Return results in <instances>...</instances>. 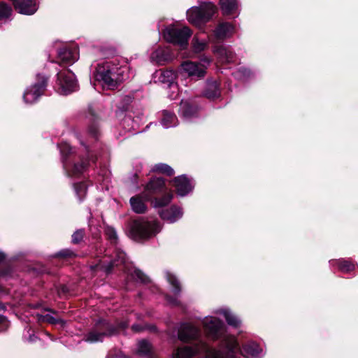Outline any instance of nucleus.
<instances>
[{
  "label": "nucleus",
  "mask_w": 358,
  "mask_h": 358,
  "mask_svg": "<svg viewBox=\"0 0 358 358\" xmlns=\"http://www.w3.org/2000/svg\"><path fill=\"white\" fill-rule=\"evenodd\" d=\"M221 347L227 349L226 352L221 350L211 348L205 341H199L192 346L178 348L172 354V358H196L204 354L207 358H234L238 347L237 338L227 336L223 338Z\"/></svg>",
  "instance_id": "1"
},
{
  "label": "nucleus",
  "mask_w": 358,
  "mask_h": 358,
  "mask_svg": "<svg viewBox=\"0 0 358 358\" xmlns=\"http://www.w3.org/2000/svg\"><path fill=\"white\" fill-rule=\"evenodd\" d=\"M96 72V79L109 89L117 87L129 78L128 65L124 62L120 63L117 59L99 64Z\"/></svg>",
  "instance_id": "2"
},
{
  "label": "nucleus",
  "mask_w": 358,
  "mask_h": 358,
  "mask_svg": "<svg viewBox=\"0 0 358 358\" xmlns=\"http://www.w3.org/2000/svg\"><path fill=\"white\" fill-rule=\"evenodd\" d=\"M217 12V8L213 2H202L199 6H192L187 10V19L189 23L201 28L209 22Z\"/></svg>",
  "instance_id": "3"
},
{
  "label": "nucleus",
  "mask_w": 358,
  "mask_h": 358,
  "mask_svg": "<svg viewBox=\"0 0 358 358\" xmlns=\"http://www.w3.org/2000/svg\"><path fill=\"white\" fill-rule=\"evenodd\" d=\"M161 230V226L156 221L136 220L130 226V235L135 240H141L155 236Z\"/></svg>",
  "instance_id": "4"
},
{
  "label": "nucleus",
  "mask_w": 358,
  "mask_h": 358,
  "mask_svg": "<svg viewBox=\"0 0 358 358\" xmlns=\"http://www.w3.org/2000/svg\"><path fill=\"white\" fill-rule=\"evenodd\" d=\"M201 323L206 336L213 341H217L221 338V341H222L224 337L228 336L225 335L222 336L221 330L224 326V323L221 320L215 317L210 315L206 316L201 319ZM230 336L234 337V336ZM235 338H236V336ZM220 343H222V341H220ZM219 350H221L224 353L227 351V349L221 347V343H220Z\"/></svg>",
  "instance_id": "5"
},
{
  "label": "nucleus",
  "mask_w": 358,
  "mask_h": 358,
  "mask_svg": "<svg viewBox=\"0 0 358 358\" xmlns=\"http://www.w3.org/2000/svg\"><path fill=\"white\" fill-rule=\"evenodd\" d=\"M191 35L192 31L187 27L178 28L175 25H169L163 30L164 39L169 43L180 45L182 49L187 46Z\"/></svg>",
  "instance_id": "6"
},
{
  "label": "nucleus",
  "mask_w": 358,
  "mask_h": 358,
  "mask_svg": "<svg viewBox=\"0 0 358 358\" xmlns=\"http://www.w3.org/2000/svg\"><path fill=\"white\" fill-rule=\"evenodd\" d=\"M117 331V328L114 327L106 321L99 322L94 328L91 330L85 338V341L89 343L103 341L108 336H112Z\"/></svg>",
  "instance_id": "7"
},
{
  "label": "nucleus",
  "mask_w": 358,
  "mask_h": 358,
  "mask_svg": "<svg viewBox=\"0 0 358 358\" xmlns=\"http://www.w3.org/2000/svg\"><path fill=\"white\" fill-rule=\"evenodd\" d=\"M37 79L38 82L27 87L23 94V100L27 104L34 103L45 90L48 78L39 74Z\"/></svg>",
  "instance_id": "8"
},
{
  "label": "nucleus",
  "mask_w": 358,
  "mask_h": 358,
  "mask_svg": "<svg viewBox=\"0 0 358 358\" xmlns=\"http://www.w3.org/2000/svg\"><path fill=\"white\" fill-rule=\"evenodd\" d=\"M59 92L62 94H70L78 89V84L73 72L66 70L57 73Z\"/></svg>",
  "instance_id": "9"
},
{
  "label": "nucleus",
  "mask_w": 358,
  "mask_h": 358,
  "mask_svg": "<svg viewBox=\"0 0 358 358\" xmlns=\"http://www.w3.org/2000/svg\"><path fill=\"white\" fill-rule=\"evenodd\" d=\"M201 336L200 329L191 322L181 323L178 329V339L182 342L189 341H202L200 339Z\"/></svg>",
  "instance_id": "10"
},
{
  "label": "nucleus",
  "mask_w": 358,
  "mask_h": 358,
  "mask_svg": "<svg viewBox=\"0 0 358 358\" xmlns=\"http://www.w3.org/2000/svg\"><path fill=\"white\" fill-rule=\"evenodd\" d=\"M126 262V255L124 252L117 250L115 252V257L110 259L109 261L105 258L100 260L98 264L92 265L90 268L92 271H103L106 273H109L113 267L118 266L120 264H124Z\"/></svg>",
  "instance_id": "11"
},
{
  "label": "nucleus",
  "mask_w": 358,
  "mask_h": 358,
  "mask_svg": "<svg viewBox=\"0 0 358 358\" xmlns=\"http://www.w3.org/2000/svg\"><path fill=\"white\" fill-rule=\"evenodd\" d=\"M173 182L176 193L180 196L187 195L194 188L192 179L188 178L185 175L176 177Z\"/></svg>",
  "instance_id": "12"
},
{
  "label": "nucleus",
  "mask_w": 358,
  "mask_h": 358,
  "mask_svg": "<svg viewBox=\"0 0 358 358\" xmlns=\"http://www.w3.org/2000/svg\"><path fill=\"white\" fill-rule=\"evenodd\" d=\"M164 187V180L162 178H151L145 185L142 195L145 200H150L153 194L161 192Z\"/></svg>",
  "instance_id": "13"
},
{
  "label": "nucleus",
  "mask_w": 358,
  "mask_h": 358,
  "mask_svg": "<svg viewBox=\"0 0 358 358\" xmlns=\"http://www.w3.org/2000/svg\"><path fill=\"white\" fill-rule=\"evenodd\" d=\"M175 55L169 47L158 48L150 55V60L159 65L171 61Z\"/></svg>",
  "instance_id": "14"
},
{
  "label": "nucleus",
  "mask_w": 358,
  "mask_h": 358,
  "mask_svg": "<svg viewBox=\"0 0 358 358\" xmlns=\"http://www.w3.org/2000/svg\"><path fill=\"white\" fill-rule=\"evenodd\" d=\"M181 69L189 77L201 78L206 74L205 65L203 64L186 61L181 64Z\"/></svg>",
  "instance_id": "15"
},
{
  "label": "nucleus",
  "mask_w": 358,
  "mask_h": 358,
  "mask_svg": "<svg viewBox=\"0 0 358 358\" xmlns=\"http://www.w3.org/2000/svg\"><path fill=\"white\" fill-rule=\"evenodd\" d=\"M235 27L230 22H220L213 30V37L217 41H224L233 36Z\"/></svg>",
  "instance_id": "16"
},
{
  "label": "nucleus",
  "mask_w": 358,
  "mask_h": 358,
  "mask_svg": "<svg viewBox=\"0 0 358 358\" xmlns=\"http://www.w3.org/2000/svg\"><path fill=\"white\" fill-rule=\"evenodd\" d=\"M160 217L168 223H174L182 218L183 211L180 207L171 206L168 208H162L158 210Z\"/></svg>",
  "instance_id": "17"
},
{
  "label": "nucleus",
  "mask_w": 358,
  "mask_h": 358,
  "mask_svg": "<svg viewBox=\"0 0 358 358\" xmlns=\"http://www.w3.org/2000/svg\"><path fill=\"white\" fill-rule=\"evenodd\" d=\"M213 52L218 60L222 63H231L234 62L235 54L229 47L224 45H216L213 48Z\"/></svg>",
  "instance_id": "18"
},
{
  "label": "nucleus",
  "mask_w": 358,
  "mask_h": 358,
  "mask_svg": "<svg viewBox=\"0 0 358 358\" xmlns=\"http://www.w3.org/2000/svg\"><path fill=\"white\" fill-rule=\"evenodd\" d=\"M176 73L172 70H159L153 74L155 83H161L165 86L171 87L176 79Z\"/></svg>",
  "instance_id": "19"
},
{
  "label": "nucleus",
  "mask_w": 358,
  "mask_h": 358,
  "mask_svg": "<svg viewBox=\"0 0 358 358\" xmlns=\"http://www.w3.org/2000/svg\"><path fill=\"white\" fill-rule=\"evenodd\" d=\"M213 313L223 315L227 323L234 328H238L241 325V319L228 308L216 309Z\"/></svg>",
  "instance_id": "20"
},
{
  "label": "nucleus",
  "mask_w": 358,
  "mask_h": 358,
  "mask_svg": "<svg viewBox=\"0 0 358 358\" xmlns=\"http://www.w3.org/2000/svg\"><path fill=\"white\" fill-rule=\"evenodd\" d=\"M166 278L169 284L171 285V290L173 294L175 295L174 297H170L169 296H166V300L167 302L172 306H178L179 305V300L178 299V295L180 292V285L176 278L175 275H173L171 273H166Z\"/></svg>",
  "instance_id": "21"
},
{
  "label": "nucleus",
  "mask_w": 358,
  "mask_h": 358,
  "mask_svg": "<svg viewBox=\"0 0 358 358\" xmlns=\"http://www.w3.org/2000/svg\"><path fill=\"white\" fill-rule=\"evenodd\" d=\"M57 55L59 59L62 62L66 64H73L78 58L76 48H70L67 46L60 48L57 52Z\"/></svg>",
  "instance_id": "22"
},
{
  "label": "nucleus",
  "mask_w": 358,
  "mask_h": 358,
  "mask_svg": "<svg viewBox=\"0 0 358 358\" xmlns=\"http://www.w3.org/2000/svg\"><path fill=\"white\" fill-rule=\"evenodd\" d=\"M87 165L88 162L83 161L80 164L73 163L71 164L63 159V166L69 176H78L86 169Z\"/></svg>",
  "instance_id": "23"
},
{
  "label": "nucleus",
  "mask_w": 358,
  "mask_h": 358,
  "mask_svg": "<svg viewBox=\"0 0 358 358\" xmlns=\"http://www.w3.org/2000/svg\"><path fill=\"white\" fill-rule=\"evenodd\" d=\"M180 114L186 121L193 120L197 115V108L188 101H182L180 106Z\"/></svg>",
  "instance_id": "24"
},
{
  "label": "nucleus",
  "mask_w": 358,
  "mask_h": 358,
  "mask_svg": "<svg viewBox=\"0 0 358 358\" xmlns=\"http://www.w3.org/2000/svg\"><path fill=\"white\" fill-rule=\"evenodd\" d=\"M242 354L246 357H257L262 352L261 347L255 341H248L242 347Z\"/></svg>",
  "instance_id": "25"
},
{
  "label": "nucleus",
  "mask_w": 358,
  "mask_h": 358,
  "mask_svg": "<svg viewBox=\"0 0 358 358\" xmlns=\"http://www.w3.org/2000/svg\"><path fill=\"white\" fill-rule=\"evenodd\" d=\"M219 4L224 15L236 13L238 9V0H220Z\"/></svg>",
  "instance_id": "26"
},
{
  "label": "nucleus",
  "mask_w": 358,
  "mask_h": 358,
  "mask_svg": "<svg viewBox=\"0 0 358 358\" xmlns=\"http://www.w3.org/2000/svg\"><path fill=\"white\" fill-rule=\"evenodd\" d=\"M136 353L143 357L151 358L154 355L151 344L146 340L140 341L138 343Z\"/></svg>",
  "instance_id": "27"
},
{
  "label": "nucleus",
  "mask_w": 358,
  "mask_h": 358,
  "mask_svg": "<svg viewBox=\"0 0 358 358\" xmlns=\"http://www.w3.org/2000/svg\"><path fill=\"white\" fill-rule=\"evenodd\" d=\"M145 201L142 194L132 196L129 201L131 209L136 213H145L146 210Z\"/></svg>",
  "instance_id": "28"
},
{
  "label": "nucleus",
  "mask_w": 358,
  "mask_h": 358,
  "mask_svg": "<svg viewBox=\"0 0 358 358\" xmlns=\"http://www.w3.org/2000/svg\"><path fill=\"white\" fill-rule=\"evenodd\" d=\"M329 262L331 266H337L338 269L343 273H349L355 268L354 263L344 259H332Z\"/></svg>",
  "instance_id": "29"
},
{
  "label": "nucleus",
  "mask_w": 358,
  "mask_h": 358,
  "mask_svg": "<svg viewBox=\"0 0 358 358\" xmlns=\"http://www.w3.org/2000/svg\"><path fill=\"white\" fill-rule=\"evenodd\" d=\"M161 124L165 129L176 127L178 124V119L176 115L170 111L164 110L162 112V117Z\"/></svg>",
  "instance_id": "30"
},
{
  "label": "nucleus",
  "mask_w": 358,
  "mask_h": 358,
  "mask_svg": "<svg viewBox=\"0 0 358 358\" xmlns=\"http://www.w3.org/2000/svg\"><path fill=\"white\" fill-rule=\"evenodd\" d=\"M220 95L218 84L216 82H208L206 85L203 96L208 99L213 100Z\"/></svg>",
  "instance_id": "31"
},
{
  "label": "nucleus",
  "mask_w": 358,
  "mask_h": 358,
  "mask_svg": "<svg viewBox=\"0 0 358 358\" xmlns=\"http://www.w3.org/2000/svg\"><path fill=\"white\" fill-rule=\"evenodd\" d=\"M192 50L196 53H199L206 50L208 47L207 40H201L197 36H194L192 40Z\"/></svg>",
  "instance_id": "32"
},
{
  "label": "nucleus",
  "mask_w": 358,
  "mask_h": 358,
  "mask_svg": "<svg viewBox=\"0 0 358 358\" xmlns=\"http://www.w3.org/2000/svg\"><path fill=\"white\" fill-rule=\"evenodd\" d=\"M173 194L171 192L167 193L160 198H155L152 203L154 208H161L167 206L172 200Z\"/></svg>",
  "instance_id": "33"
},
{
  "label": "nucleus",
  "mask_w": 358,
  "mask_h": 358,
  "mask_svg": "<svg viewBox=\"0 0 358 358\" xmlns=\"http://www.w3.org/2000/svg\"><path fill=\"white\" fill-rule=\"evenodd\" d=\"M36 317L39 322H48L52 324H61L62 326H63L65 324V322L64 320H62L59 318H56L50 314H46V315L37 314Z\"/></svg>",
  "instance_id": "34"
},
{
  "label": "nucleus",
  "mask_w": 358,
  "mask_h": 358,
  "mask_svg": "<svg viewBox=\"0 0 358 358\" xmlns=\"http://www.w3.org/2000/svg\"><path fill=\"white\" fill-rule=\"evenodd\" d=\"M153 171L164 173L167 176H172L174 173L173 169L166 164H157L153 169Z\"/></svg>",
  "instance_id": "35"
},
{
  "label": "nucleus",
  "mask_w": 358,
  "mask_h": 358,
  "mask_svg": "<svg viewBox=\"0 0 358 358\" xmlns=\"http://www.w3.org/2000/svg\"><path fill=\"white\" fill-rule=\"evenodd\" d=\"M12 14V8L5 3H0V20H8Z\"/></svg>",
  "instance_id": "36"
},
{
  "label": "nucleus",
  "mask_w": 358,
  "mask_h": 358,
  "mask_svg": "<svg viewBox=\"0 0 358 358\" xmlns=\"http://www.w3.org/2000/svg\"><path fill=\"white\" fill-rule=\"evenodd\" d=\"M74 189L77 196L80 201L85 197L87 192V185L84 182L74 184Z\"/></svg>",
  "instance_id": "37"
},
{
  "label": "nucleus",
  "mask_w": 358,
  "mask_h": 358,
  "mask_svg": "<svg viewBox=\"0 0 358 358\" xmlns=\"http://www.w3.org/2000/svg\"><path fill=\"white\" fill-rule=\"evenodd\" d=\"M132 278L137 282L146 283L149 282L148 278L140 270L134 269L131 273Z\"/></svg>",
  "instance_id": "38"
},
{
  "label": "nucleus",
  "mask_w": 358,
  "mask_h": 358,
  "mask_svg": "<svg viewBox=\"0 0 358 358\" xmlns=\"http://www.w3.org/2000/svg\"><path fill=\"white\" fill-rule=\"evenodd\" d=\"M251 72L245 67L239 68L234 73V76L238 79H245L250 76Z\"/></svg>",
  "instance_id": "39"
},
{
  "label": "nucleus",
  "mask_w": 358,
  "mask_h": 358,
  "mask_svg": "<svg viewBox=\"0 0 358 358\" xmlns=\"http://www.w3.org/2000/svg\"><path fill=\"white\" fill-rule=\"evenodd\" d=\"M106 234L111 243L115 244L117 240V235L115 230L112 227H108L106 230Z\"/></svg>",
  "instance_id": "40"
},
{
  "label": "nucleus",
  "mask_w": 358,
  "mask_h": 358,
  "mask_svg": "<svg viewBox=\"0 0 358 358\" xmlns=\"http://www.w3.org/2000/svg\"><path fill=\"white\" fill-rule=\"evenodd\" d=\"M84 236V230L78 229L72 235V242L73 243H78L80 242Z\"/></svg>",
  "instance_id": "41"
},
{
  "label": "nucleus",
  "mask_w": 358,
  "mask_h": 358,
  "mask_svg": "<svg viewBox=\"0 0 358 358\" xmlns=\"http://www.w3.org/2000/svg\"><path fill=\"white\" fill-rule=\"evenodd\" d=\"M89 134L94 138H97L99 134V129L96 124H92L88 129Z\"/></svg>",
  "instance_id": "42"
},
{
  "label": "nucleus",
  "mask_w": 358,
  "mask_h": 358,
  "mask_svg": "<svg viewBox=\"0 0 358 358\" xmlns=\"http://www.w3.org/2000/svg\"><path fill=\"white\" fill-rule=\"evenodd\" d=\"M9 327V322L6 317L0 315V331H6Z\"/></svg>",
  "instance_id": "43"
},
{
  "label": "nucleus",
  "mask_w": 358,
  "mask_h": 358,
  "mask_svg": "<svg viewBox=\"0 0 358 358\" xmlns=\"http://www.w3.org/2000/svg\"><path fill=\"white\" fill-rule=\"evenodd\" d=\"M74 255V253L73 251L69 250V249H64L58 252L57 254V256L61 257H70Z\"/></svg>",
  "instance_id": "44"
},
{
  "label": "nucleus",
  "mask_w": 358,
  "mask_h": 358,
  "mask_svg": "<svg viewBox=\"0 0 358 358\" xmlns=\"http://www.w3.org/2000/svg\"><path fill=\"white\" fill-rule=\"evenodd\" d=\"M59 148H60L61 154L63 157L71 152V148L67 143H64V144L61 145Z\"/></svg>",
  "instance_id": "45"
},
{
  "label": "nucleus",
  "mask_w": 358,
  "mask_h": 358,
  "mask_svg": "<svg viewBox=\"0 0 358 358\" xmlns=\"http://www.w3.org/2000/svg\"><path fill=\"white\" fill-rule=\"evenodd\" d=\"M210 62H211V59L209 57H203L201 59L200 62H198L197 64H203L205 65V71H206V69L208 68V66L210 65Z\"/></svg>",
  "instance_id": "46"
},
{
  "label": "nucleus",
  "mask_w": 358,
  "mask_h": 358,
  "mask_svg": "<svg viewBox=\"0 0 358 358\" xmlns=\"http://www.w3.org/2000/svg\"><path fill=\"white\" fill-rule=\"evenodd\" d=\"M131 328H132V330L136 332L141 331L145 329V327H143L139 324H134V325H132Z\"/></svg>",
  "instance_id": "47"
},
{
  "label": "nucleus",
  "mask_w": 358,
  "mask_h": 358,
  "mask_svg": "<svg viewBox=\"0 0 358 358\" xmlns=\"http://www.w3.org/2000/svg\"><path fill=\"white\" fill-rule=\"evenodd\" d=\"M127 326H128V322H121V323L118 325V328H119V329H124V328H126Z\"/></svg>",
  "instance_id": "48"
},
{
  "label": "nucleus",
  "mask_w": 358,
  "mask_h": 358,
  "mask_svg": "<svg viewBox=\"0 0 358 358\" xmlns=\"http://www.w3.org/2000/svg\"><path fill=\"white\" fill-rule=\"evenodd\" d=\"M5 259V255L0 252V263L2 262Z\"/></svg>",
  "instance_id": "49"
},
{
  "label": "nucleus",
  "mask_w": 358,
  "mask_h": 358,
  "mask_svg": "<svg viewBox=\"0 0 358 358\" xmlns=\"http://www.w3.org/2000/svg\"><path fill=\"white\" fill-rule=\"evenodd\" d=\"M36 338V337L34 335L30 336L29 338V342H34Z\"/></svg>",
  "instance_id": "50"
},
{
  "label": "nucleus",
  "mask_w": 358,
  "mask_h": 358,
  "mask_svg": "<svg viewBox=\"0 0 358 358\" xmlns=\"http://www.w3.org/2000/svg\"><path fill=\"white\" fill-rule=\"evenodd\" d=\"M149 329H150V330H152V331L155 330V327L154 326H152V327H149Z\"/></svg>",
  "instance_id": "51"
},
{
  "label": "nucleus",
  "mask_w": 358,
  "mask_h": 358,
  "mask_svg": "<svg viewBox=\"0 0 358 358\" xmlns=\"http://www.w3.org/2000/svg\"><path fill=\"white\" fill-rule=\"evenodd\" d=\"M3 308H4V307H3V305H0V310H1V309H3Z\"/></svg>",
  "instance_id": "52"
},
{
  "label": "nucleus",
  "mask_w": 358,
  "mask_h": 358,
  "mask_svg": "<svg viewBox=\"0 0 358 358\" xmlns=\"http://www.w3.org/2000/svg\"><path fill=\"white\" fill-rule=\"evenodd\" d=\"M125 358H129V357H125Z\"/></svg>",
  "instance_id": "53"
}]
</instances>
